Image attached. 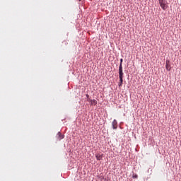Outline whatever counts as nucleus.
Returning a JSON list of instances; mask_svg holds the SVG:
<instances>
[{"label": "nucleus", "instance_id": "f257e3e1", "mask_svg": "<svg viewBox=\"0 0 181 181\" xmlns=\"http://www.w3.org/2000/svg\"><path fill=\"white\" fill-rule=\"evenodd\" d=\"M160 8L163 9V11H166L168 9V1L166 0H158Z\"/></svg>", "mask_w": 181, "mask_h": 181}, {"label": "nucleus", "instance_id": "f03ea898", "mask_svg": "<svg viewBox=\"0 0 181 181\" xmlns=\"http://www.w3.org/2000/svg\"><path fill=\"white\" fill-rule=\"evenodd\" d=\"M119 81H122V78H124V72L122 71V66H119Z\"/></svg>", "mask_w": 181, "mask_h": 181}, {"label": "nucleus", "instance_id": "7ed1b4c3", "mask_svg": "<svg viewBox=\"0 0 181 181\" xmlns=\"http://www.w3.org/2000/svg\"><path fill=\"white\" fill-rule=\"evenodd\" d=\"M165 69L167 71H170L171 70V67H170V61H169V59H167L165 61Z\"/></svg>", "mask_w": 181, "mask_h": 181}, {"label": "nucleus", "instance_id": "20e7f679", "mask_svg": "<svg viewBox=\"0 0 181 181\" xmlns=\"http://www.w3.org/2000/svg\"><path fill=\"white\" fill-rule=\"evenodd\" d=\"M57 138L59 141H62V139H63L64 138V135L62 134V133L60 132H59L57 134Z\"/></svg>", "mask_w": 181, "mask_h": 181}, {"label": "nucleus", "instance_id": "39448f33", "mask_svg": "<svg viewBox=\"0 0 181 181\" xmlns=\"http://www.w3.org/2000/svg\"><path fill=\"white\" fill-rule=\"evenodd\" d=\"M117 124H118V122H117V119H114L112 123L113 129H117Z\"/></svg>", "mask_w": 181, "mask_h": 181}, {"label": "nucleus", "instance_id": "423d86ee", "mask_svg": "<svg viewBox=\"0 0 181 181\" xmlns=\"http://www.w3.org/2000/svg\"><path fill=\"white\" fill-rule=\"evenodd\" d=\"M95 158H96L97 160H101L103 159V156H101L100 154H96Z\"/></svg>", "mask_w": 181, "mask_h": 181}, {"label": "nucleus", "instance_id": "0eeeda50", "mask_svg": "<svg viewBox=\"0 0 181 181\" xmlns=\"http://www.w3.org/2000/svg\"><path fill=\"white\" fill-rule=\"evenodd\" d=\"M97 104V100H90V105H95Z\"/></svg>", "mask_w": 181, "mask_h": 181}, {"label": "nucleus", "instance_id": "6e6552de", "mask_svg": "<svg viewBox=\"0 0 181 181\" xmlns=\"http://www.w3.org/2000/svg\"><path fill=\"white\" fill-rule=\"evenodd\" d=\"M120 82L119 83L118 86L119 87H121L122 86V83L124 81V78H122V81H119Z\"/></svg>", "mask_w": 181, "mask_h": 181}, {"label": "nucleus", "instance_id": "1a4fd4ad", "mask_svg": "<svg viewBox=\"0 0 181 181\" xmlns=\"http://www.w3.org/2000/svg\"><path fill=\"white\" fill-rule=\"evenodd\" d=\"M133 179H138V175L135 174L132 176Z\"/></svg>", "mask_w": 181, "mask_h": 181}, {"label": "nucleus", "instance_id": "9d476101", "mask_svg": "<svg viewBox=\"0 0 181 181\" xmlns=\"http://www.w3.org/2000/svg\"><path fill=\"white\" fill-rule=\"evenodd\" d=\"M122 62H124V59H120V64H119V66H122Z\"/></svg>", "mask_w": 181, "mask_h": 181}, {"label": "nucleus", "instance_id": "9b49d317", "mask_svg": "<svg viewBox=\"0 0 181 181\" xmlns=\"http://www.w3.org/2000/svg\"><path fill=\"white\" fill-rule=\"evenodd\" d=\"M87 101H89L90 103H91V101H93L92 99L88 98Z\"/></svg>", "mask_w": 181, "mask_h": 181}, {"label": "nucleus", "instance_id": "f8f14e48", "mask_svg": "<svg viewBox=\"0 0 181 181\" xmlns=\"http://www.w3.org/2000/svg\"><path fill=\"white\" fill-rule=\"evenodd\" d=\"M148 173H149V172H152V169L149 168V169L148 170Z\"/></svg>", "mask_w": 181, "mask_h": 181}, {"label": "nucleus", "instance_id": "ddd939ff", "mask_svg": "<svg viewBox=\"0 0 181 181\" xmlns=\"http://www.w3.org/2000/svg\"><path fill=\"white\" fill-rule=\"evenodd\" d=\"M90 95H88V94H86V98H89Z\"/></svg>", "mask_w": 181, "mask_h": 181}]
</instances>
